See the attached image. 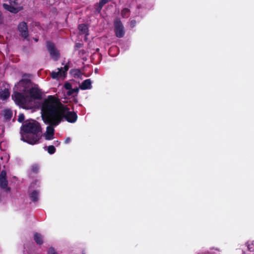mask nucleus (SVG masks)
I'll return each instance as SVG.
<instances>
[{"instance_id":"f257e3e1","label":"nucleus","mask_w":254,"mask_h":254,"mask_svg":"<svg viewBox=\"0 0 254 254\" xmlns=\"http://www.w3.org/2000/svg\"><path fill=\"white\" fill-rule=\"evenodd\" d=\"M41 115L44 122L54 126H58L64 118L69 123H75L77 116L75 112L68 111L59 98L48 96L42 103Z\"/></svg>"},{"instance_id":"f03ea898","label":"nucleus","mask_w":254,"mask_h":254,"mask_svg":"<svg viewBox=\"0 0 254 254\" xmlns=\"http://www.w3.org/2000/svg\"><path fill=\"white\" fill-rule=\"evenodd\" d=\"M12 98L19 107L30 109L35 106V100L42 98L38 86L32 84L29 79L23 78L15 85Z\"/></svg>"},{"instance_id":"7ed1b4c3","label":"nucleus","mask_w":254,"mask_h":254,"mask_svg":"<svg viewBox=\"0 0 254 254\" xmlns=\"http://www.w3.org/2000/svg\"><path fill=\"white\" fill-rule=\"evenodd\" d=\"M41 128L39 124L31 120L26 122L21 127V139L24 142L34 145L37 144L41 137Z\"/></svg>"},{"instance_id":"20e7f679","label":"nucleus","mask_w":254,"mask_h":254,"mask_svg":"<svg viewBox=\"0 0 254 254\" xmlns=\"http://www.w3.org/2000/svg\"><path fill=\"white\" fill-rule=\"evenodd\" d=\"M68 68L69 66L67 64L65 65L64 67H61V68H58L52 72V77L54 79H64L66 76V71Z\"/></svg>"},{"instance_id":"39448f33","label":"nucleus","mask_w":254,"mask_h":254,"mask_svg":"<svg viewBox=\"0 0 254 254\" xmlns=\"http://www.w3.org/2000/svg\"><path fill=\"white\" fill-rule=\"evenodd\" d=\"M3 7L5 10L14 13H17L22 9V7L18 4L15 0H10L9 4L3 3Z\"/></svg>"},{"instance_id":"423d86ee","label":"nucleus","mask_w":254,"mask_h":254,"mask_svg":"<svg viewBox=\"0 0 254 254\" xmlns=\"http://www.w3.org/2000/svg\"><path fill=\"white\" fill-rule=\"evenodd\" d=\"M114 29L116 35L118 38L123 37L125 33L124 27L121 20L117 18L114 21Z\"/></svg>"},{"instance_id":"0eeeda50","label":"nucleus","mask_w":254,"mask_h":254,"mask_svg":"<svg viewBox=\"0 0 254 254\" xmlns=\"http://www.w3.org/2000/svg\"><path fill=\"white\" fill-rule=\"evenodd\" d=\"M39 187V183L36 181L31 184L30 186V189L31 191L30 194V197L32 201L35 202L38 200L39 199V191L37 190H33V189L37 188Z\"/></svg>"},{"instance_id":"6e6552de","label":"nucleus","mask_w":254,"mask_h":254,"mask_svg":"<svg viewBox=\"0 0 254 254\" xmlns=\"http://www.w3.org/2000/svg\"><path fill=\"white\" fill-rule=\"evenodd\" d=\"M47 47L50 54L51 58L55 61H57L60 57L59 51L55 48L53 43L47 42Z\"/></svg>"},{"instance_id":"1a4fd4ad","label":"nucleus","mask_w":254,"mask_h":254,"mask_svg":"<svg viewBox=\"0 0 254 254\" xmlns=\"http://www.w3.org/2000/svg\"><path fill=\"white\" fill-rule=\"evenodd\" d=\"M46 128V132L44 133L43 136L46 140H50L54 138L55 129L54 127L55 126L49 124Z\"/></svg>"},{"instance_id":"9d476101","label":"nucleus","mask_w":254,"mask_h":254,"mask_svg":"<svg viewBox=\"0 0 254 254\" xmlns=\"http://www.w3.org/2000/svg\"><path fill=\"white\" fill-rule=\"evenodd\" d=\"M18 30L22 37L26 39L28 36V28L25 22L20 23L18 26Z\"/></svg>"},{"instance_id":"9b49d317","label":"nucleus","mask_w":254,"mask_h":254,"mask_svg":"<svg viewBox=\"0 0 254 254\" xmlns=\"http://www.w3.org/2000/svg\"><path fill=\"white\" fill-rule=\"evenodd\" d=\"M6 173L4 170L1 171L0 174V186L1 188L4 189H6L9 190V189L7 188V181L6 178Z\"/></svg>"},{"instance_id":"f8f14e48","label":"nucleus","mask_w":254,"mask_h":254,"mask_svg":"<svg viewBox=\"0 0 254 254\" xmlns=\"http://www.w3.org/2000/svg\"><path fill=\"white\" fill-rule=\"evenodd\" d=\"M92 82L90 79L84 80L79 85V88L82 90H89L92 87Z\"/></svg>"},{"instance_id":"ddd939ff","label":"nucleus","mask_w":254,"mask_h":254,"mask_svg":"<svg viewBox=\"0 0 254 254\" xmlns=\"http://www.w3.org/2000/svg\"><path fill=\"white\" fill-rule=\"evenodd\" d=\"M64 87L66 90H68L67 92V94L68 95H71L74 92H78L79 90V89L77 88L72 89L71 85L68 82H66L64 83Z\"/></svg>"},{"instance_id":"4468645a","label":"nucleus","mask_w":254,"mask_h":254,"mask_svg":"<svg viewBox=\"0 0 254 254\" xmlns=\"http://www.w3.org/2000/svg\"><path fill=\"white\" fill-rule=\"evenodd\" d=\"M109 0H100L99 2L95 5L96 11L99 13L104 4L108 2Z\"/></svg>"},{"instance_id":"2eb2a0df","label":"nucleus","mask_w":254,"mask_h":254,"mask_svg":"<svg viewBox=\"0 0 254 254\" xmlns=\"http://www.w3.org/2000/svg\"><path fill=\"white\" fill-rule=\"evenodd\" d=\"M10 95V92L7 89H5L0 92V98L2 100H5L8 98Z\"/></svg>"},{"instance_id":"dca6fc26","label":"nucleus","mask_w":254,"mask_h":254,"mask_svg":"<svg viewBox=\"0 0 254 254\" xmlns=\"http://www.w3.org/2000/svg\"><path fill=\"white\" fill-rule=\"evenodd\" d=\"M3 116L6 120H9L11 119L12 116V113L10 109H5L3 111Z\"/></svg>"},{"instance_id":"f3484780","label":"nucleus","mask_w":254,"mask_h":254,"mask_svg":"<svg viewBox=\"0 0 254 254\" xmlns=\"http://www.w3.org/2000/svg\"><path fill=\"white\" fill-rule=\"evenodd\" d=\"M78 29L80 32V34H85L86 35H87L88 34L87 33L88 28L86 25L83 24L79 25Z\"/></svg>"},{"instance_id":"a211bd4d","label":"nucleus","mask_w":254,"mask_h":254,"mask_svg":"<svg viewBox=\"0 0 254 254\" xmlns=\"http://www.w3.org/2000/svg\"><path fill=\"white\" fill-rule=\"evenodd\" d=\"M246 246L249 252L252 253V254H254V244L252 241H249L246 243Z\"/></svg>"},{"instance_id":"6ab92c4d","label":"nucleus","mask_w":254,"mask_h":254,"mask_svg":"<svg viewBox=\"0 0 254 254\" xmlns=\"http://www.w3.org/2000/svg\"><path fill=\"white\" fill-rule=\"evenodd\" d=\"M34 240L37 244L40 245L43 243L42 236L39 233H35L34 235Z\"/></svg>"},{"instance_id":"aec40b11","label":"nucleus","mask_w":254,"mask_h":254,"mask_svg":"<svg viewBox=\"0 0 254 254\" xmlns=\"http://www.w3.org/2000/svg\"><path fill=\"white\" fill-rule=\"evenodd\" d=\"M198 254H220L219 250L217 249L212 248L209 251L204 253H199Z\"/></svg>"},{"instance_id":"412c9836","label":"nucleus","mask_w":254,"mask_h":254,"mask_svg":"<svg viewBox=\"0 0 254 254\" xmlns=\"http://www.w3.org/2000/svg\"><path fill=\"white\" fill-rule=\"evenodd\" d=\"M70 73L74 77H79L81 75V73L79 69H74L70 70Z\"/></svg>"},{"instance_id":"4be33fe9","label":"nucleus","mask_w":254,"mask_h":254,"mask_svg":"<svg viewBox=\"0 0 254 254\" xmlns=\"http://www.w3.org/2000/svg\"><path fill=\"white\" fill-rule=\"evenodd\" d=\"M121 14L123 17H127L129 15V10L127 8H124L121 12Z\"/></svg>"},{"instance_id":"5701e85b","label":"nucleus","mask_w":254,"mask_h":254,"mask_svg":"<svg viewBox=\"0 0 254 254\" xmlns=\"http://www.w3.org/2000/svg\"><path fill=\"white\" fill-rule=\"evenodd\" d=\"M47 151L50 154H53L55 152L56 149L53 145H50L48 147Z\"/></svg>"},{"instance_id":"b1692460","label":"nucleus","mask_w":254,"mask_h":254,"mask_svg":"<svg viewBox=\"0 0 254 254\" xmlns=\"http://www.w3.org/2000/svg\"><path fill=\"white\" fill-rule=\"evenodd\" d=\"M24 120V115L23 114H20L18 116V121L20 123H22Z\"/></svg>"},{"instance_id":"393cba45","label":"nucleus","mask_w":254,"mask_h":254,"mask_svg":"<svg viewBox=\"0 0 254 254\" xmlns=\"http://www.w3.org/2000/svg\"><path fill=\"white\" fill-rule=\"evenodd\" d=\"M48 254H58L52 248H50L48 251Z\"/></svg>"},{"instance_id":"a878e982","label":"nucleus","mask_w":254,"mask_h":254,"mask_svg":"<svg viewBox=\"0 0 254 254\" xmlns=\"http://www.w3.org/2000/svg\"><path fill=\"white\" fill-rule=\"evenodd\" d=\"M39 169V167L38 165H33L32 167V171L33 172H36Z\"/></svg>"},{"instance_id":"bb28decb","label":"nucleus","mask_w":254,"mask_h":254,"mask_svg":"<svg viewBox=\"0 0 254 254\" xmlns=\"http://www.w3.org/2000/svg\"><path fill=\"white\" fill-rule=\"evenodd\" d=\"M136 24V21L135 20H132L130 21V26L131 27H134L135 26Z\"/></svg>"},{"instance_id":"cd10ccee","label":"nucleus","mask_w":254,"mask_h":254,"mask_svg":"<svg viewBox=\"0 0 254 254\" xmlns=\"http://www.w3.org/2000/svg\"><path fill=\"white\" fill-rule=\"evenodd\" d=\"M3 22V17L2 13L0 11V24L2 23Z\"/></svg>"},{"instance_id":"c85d7f7f","label":"nucleus","mask_w":254,"mask_h":254,"mask_svg":"<svg viewBox=\"0 0 254 254\" xmlns=\"http://www.w3.org/2000/svg\"><path fill=\"white\" fill-rule=\"evenodd\" d=\"M71 141V139L70 137H67L65 138V141H64V143L65 144H68Z\"/></svg>"},{"instance_id":"c756f323","label":"nucleus","mask_w":254,"mask_h":254,"mask_svg":"<svg viewBox=\"0 0 254 254\" xmlns=\"http://www.w3.org/2000/svg\"><path fill=\"white\" fill-rule=\"evenodd\" d=\"M82 46V44L81 43H77L76 44L75 47L77 48H80Z\"/></svg>"},{"instance_id":"7c9ffc66","label":"nucleus","mask_w":254,"mask_h":254,"mask_svg":"<svg viewBox=\"0 0 254 254\" xmlns=\"http://www.w3.org/2000/svg\"><path fill=\"white\" fill-rule=\"evenodd\" d=\"M60 142L59 141H56V142L55 143V144L57 146H58L59 145H60Z\"/></svg>"}]
</instances>
